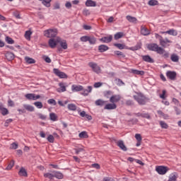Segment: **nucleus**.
Listing matches in <instances>:
<instances>
[{
    "label": "nucleus",
    "mask_w": 181,
    "mask_h": 181,
    "mask_svg": "<svg viewBox=\"0 0 181 181\" xmlns=\"http://www.w3.org/2000/svg\"><path fill=\"white\" fill-rule=\"evenodd\" d=\"M88 42L90 45H95L97 43V38L94 36H89Z\"/></svg>",
    "instance_id": "obj_32"
},
{
    "label": "nucleus",
    "mask_w": 181,
    "mask_h": 181,
    "mask_svg": "<svg viewBox=\"0 0 181 181\" xmlns=\"http://www.w3.org/2000/svg\"><path fill=\"white\" fill-rule=\"evenodd\" d=\"M156 170L158 175H166L168 170H169V168L163 165H160L156 168Z\"/></svg>",
    "instance_id": "obj_6"
},
{
    "label": "nucleus",
    "mask_w": 181,
    "mask_h": 181,
    "mask_svg": "<svg viewBox=\"0 0 181 181\" xmlns=\"http://www.w3.org/2000/svg\"><path fill=\"white\" fill-rule=\"evenodd\" d=\"M60 8V4L59 3H55L54 4V8L53 9L56 10V9H59Z\"/></svg>",
    "instance_id": "obj_63"
},
{
    "label": "nucleus",
    "mask_w": 181,
    "mask_h": 181,
    "mask_svg": "<svg viewBox=\"0 0 181 181\" xmlns=\"http://www.w3.org/2000/svg\"><path fill=\"white\" fill-rule=\"evenodd\" d=\"M6 42L8 44V45H13L15 43V41L10 37H6Z\"/></svg>",
    "instance_id": "obj_43"
},
{
    "label": "nucleus",
    "mask_w": 181,
    "mask_h": 181,
    "mask_svg": "<svg viewBox=\"0 0 181 181\" xmlns=\"http://www.w3.org/2000/svg\"><path fill=\"white\" fill-rule=\"evenodd\" d=\"M13 16H15V18H16V19H21V13H19V11H14L13 13Z\"/></svg>",
    "instance_id": "obj_52"
},
{
    "label": "nucleus",
    "mask_w": 181,
    "mask_h": 181,
    "mask_svg": "<svg viewBox=\"0 0 181 181\" xmlns=\"http://www.w3.org/2000/svg\"><path fill=\"white\" fill-rule=\"evenodd\" d=\"M32 35V32L30 30H28L25 33V37L27 40H30V35Z\"/></svg>",
    "instance_id": "obj_45"
},
{
    "label": "nucleus",
    "mask_w": 181,
    "mask_h": 181,
    "mask_svg": "<svg viewBox=\"0 0 181 181\" xmlns=\"http://www.w3.org/2000/svg\"><path fill=\"white\" fill-rule=\"evenodd\" d=\"M141 57L144 62H146V63H154L155 62L149 55H142Z\"/></svg>",
    "instance_id": "obj_14"
},
{
    "label": "nucleus",
    "mask_w": 181,
    "mask_h": 181,
    "mask_svg": "<svg viewBox=\"0 0 181 181\" xmlns=\"http://www.w3.org/2000/svg\"><path fill=\"white\" fill-rule=\"evenodd\" d=\"M126 19H127V21L129 22H130L131 23H136V21H138V19H136V18L132 17L131 16H127Z\"/></svg>",
    "instance_id": "obj_25"
},
{
    "label": "nucleus",
    "mask_w": 181,
    "mask_h": 181,
    "mask_svg": "<svg viewBox=\"0 0 181 181\" xmlns=\"http://www.w3.org/2000/svg\"><path fill=\"white\" fill-rule=\"evenodd\" d=\"M25 97L27 100H33V101H36V100H39V98H40V95H36L35 93H27L25 95Z\"/></svg>",
    "instance_id": "obj_8"
},
{
    "label": "nucleus",
    "mask_w": 181,
    "mask_h": 181,
    "mask_svg": "<svg viewBox=\"0 0 181 181\" xmlns=\"http://www.w3.org/2000/svg\"><path fill=\"white\" fill-rule=\"evenodd\" d=\"M100 42H103V43H110V42H112V35H109L108 37H103L100 39Z\"/></svg>",
    "instance_id": "obj_15"
},
{
    "label": "nucleus",
    "mask_w": 181,
    "mask_h": 181,
    "mask_svg": "<svg viewBox=\"0 0 181 181\" xmlns=\"http://www.w3.org/2000/svg\"><path fill=\"white\" fill-rule=\"evenodd\" d=\"M160 33H162V34L167 33L168 35H171L172 36H177V31L173 29L169 30L165 32L161 31Z\"/></svg>",
    "instance_id": "obj_19"
},
{
    "label": "nucleus",
    "mask_w": 181,
    "mask_h": 181,
    "mask_svg": "<svg viewBox=\"0 0 181 181\" xmlns=\"http://www.w3.org/2000/svg\"><path fill=\"white\" fill-rule=\"evenodd\" d=\"M134 100H128L126 101V105L127 106H131V105H134Z\"/></svg>",
    "instance_id": "obj_56"
},
{
    "label": "nucleus",
    "mask_w": 181,
    "mask_h": 181,
    "mask_svg": "<svg viewBox=\"0 0 181 181\" xmlns=\"http://www.w3.org/2000/svg\"><path fill=\"white\" fill-rule=\"evenodd\" d=\"M49 119L51 121H57V115L55 113H50L49 114Z\"/></svg>",
    "instance_id": "obj_40"
},
{
    "label": "nucleus",
    "mask_w": 181,
    "mask_h": 181,
    "mask_svg": "<svg viewBox=\"0 0 181 181\" xmlns=\"http://www.w3.org/2000/svg\"><path fill=\"white\" fill-rule=\"evenodd\" d=\"M25 60L28 64H33L36 63V61L33 58H30L29 57H25Z\"/></svg>",
    "instance_id": "obj_31"
},
{
    "label": "nucleus",
    "mask_w": 181,
    "mask_h": 181,
    "mask_svg": "<svg viewBox=\"0 0 181 181\" xmlns=\"http://www.w3.org/2000/svg\"><path fill=\"white\" fill-rule=\"evenodd\" d=\"M58 30L56 28L49 29L44 31V36L53 39L57 36Z\"/></svg>",
    "instance_id": "obj_4"
},
{
    "label": "nucleus",
    "mask_w": 181,
    "mask_h": 181,
    "mask_svg": "<svg viewBox=\"0 0 181 181\" xmlns=\"http://www.w3.org/2000/svg\"><path fill=\"white\" fill-rule=\"evenodd\" d=\"M59 88H57V93H64V91H66L67 83L64 82H60L59 83Z\"/></svg>",
    "instance_id": "obj_9"
},
{
    "label": "nucleus",
    "mask_w": 181,
    "mask_h": 181,
    "mask_svg": "<svg viewBox=\"0 0 181 181\" xmlns=\"http://www.w3.org/2000/svg\"><path fill=\"white\" fill-rule=\"evenodd\" d=\"M15 165V160H12L10 163L8 165V166L6 167V170H11V169H12V168H13V165Z\"/></svg>",
    "instance_id": "obj_42"
},
{
    "label": "nucleus",
    "mask_w": 181,
    "mask_h": 181,
    "mask_svg": "<svg viewBox=\"0 0 181 181\" xmlns=\"http://www.w3.org/2000/svg\"><path fill=\"white\" fill-rule=\"evenodd\" d=\"M159 42H160V46H162V47H166V45H168V43H172V41H170V40H169L168 38H165V40L163 38Z\"/></svg>",
    "instance_id": "obj_18"
},
{
    "label": "nucleus",
    "mask_w": 181,
    "mask_h": 181,
    "mask_svg": "<svg viewBox=\"0 0 181 181\" xmlns=\"http://www.w3.org/2000/svg\"><path fill=\"white\" fill-rule=\"evenodd\" d=\"M101 86H103V83L96 82V83H94L93 87L95 88H98L101 87Z\"/></svg>",
    "instance_id": "obj_57"
},
{
    "label": "nucleus",
    "mask_w": 181,
    "mask_h": 181,
    "mask_svg": "<svg viewBox=\"0 0 181 181\" xmlns=\"http://www.w3.org/2000/svg\"><path fill=\"white\" fill-rule=\"evenodd\" d=\"M141 33L143 35V36H148L151 35V32L148 28H145L144 25L141 26Z\"/></svg>",
    "instance_id": "obj_16"
},
{
    "label": "nucleus",
    "mask_w": 181,
    "mask_h": 181,
    "mask_svg": "<svg viewBox=\"0 0 181 181\" xmlns=\"http://www.w3.org/2000/svg\"><path fill=\"white\" fill-rule=\"evenodd\" d=\"M37 16L40 19H45V16L40 11L37 12Z\"/></svg>",
    "instance_id": "obj_61"
},
{
    "label": "nucleus",
    "mask_w": 181,
    "mask_h": 181,
    "mask_svg": "<svg viewBox=\"0 0 181 181\" xmlns=\"http://www.w3.org/2000/svg\"><path fill=\"white\" fill-rule=\"evenodd\" d=\"M135 138L138 142H142V136L139 134H135Z\"/></svg>",
    "instance_id": "obj_53"
},
{
    "label": "nucleus",
    "mask_w": 181,
    "mask_h": 181,
    "mask_svg": "<svg viewBox=\"0 0 181 181\" xmlns=\"http://www.w3.org/2000/svg\"><path fill=\"white\" fill-rule=\"evenodd\" d=\"M114 46H115V47H117V49H119V50L125 49V45L124 44L115 43L114 44Z\"/></svg>",
    "instance_id": "obj_41"
},
{
    "label": "nucleus",
    "mask_w": 181,
    "mask_h": 181,
    "mask_svg": "<svg viewBox=\"0 0 181 181\" xmlns=\"http://www.w3.org/2000/svg\"><path fill=\"white\" fill-rule=\"evenodd\" d=\"M110 47L107 45H101L98 47V50L100 53H104V52H107Z\"/></svg>",
    "instance_id": "obj_22"
},
{
    "label": "nucleus",
    "mask_w": 181,
    "mask_h": 181,
    "mask_svg": "<svg viewBox=\"0 0 181 181\" xmlns=\"http://www.w3.org/2000/svg\"><path fill=\"white\" fill-rule=\"evenodd\" d=\"M42 2V5L44 6H46V8H50V2H52V0H39Z\"/></svg>",
    "instance_id": "obj_30"
},
{
    "label": "nucleus",
    "mask_w": 181,
    "mask_h": 181,
    "mask_svg": "<svg viewBox=\"0 0 181 181\" xmlns=\"http://www.w3.org/2000/svg\"><path fill=\"white\" fill-rule=\"evenodd\" d=\"M160 125L163 129H168V128H169V125H168L164 121H160Z\"/></svg>",
    "instance_id": "obj_39"
},
{
    "label": "nucleus",
    "mask_w": 181,
    "mask_h": 181,
    "mask_svg": "<svg viewBox=\"0 0 181 181\" xmlns=\"http://www.w3.org/2000/svg\"><path fill=\"white\" fill-rule=\"evenodd\" d=\"M170 59L174 63H177L179 62V57L176 54H171Z\"/></svg>",
    "instance_id": "obj_35"
},
{
    "label": "nucleus",
    "mask_w": 181,
    "mask_h": 181,
    "mask_svg": "<svg viewBox=\"0 0 181 181\" xmlns=\"http://www.w3.org/2000/svg\"><path fill=\"white\" fill-rule=\"evenodd\" d=\"M88 66L92 69L94 73H96L97 74H100V73H101V67H100V66H98L95 62H89Z\"/></svg>",
    "instance_id": "obj_5"
},
{
    "label": "nucleus",
    "mask_w": 181,
    "mask_h": 181,
    "mask_svg": "<svg viewBox=\"0 0 181 181\" xmlns=\"http://www.w3.org/2000/svg\"><path fill=\"white\" fill-rule=\"evenodd\" d=\"M19 176H24V177H28V172H26V170L22 167L21 170L18 172Z\"/></svg>",
    "instance_id": "obj_24"
},
{
    "label": "nucleus",
    "mask_w": 181,
    "mask_h": 181,
    "mask_svg": "<svg viewBox=\"0 0 181 181\" xmlns=\"http://www.w3.org/2000/svg\"><path fill=\"white\" fill-rule=\"evenodd\" d=\"M54 177H56L57 179H63L64 175L63 173L60 172L54 171Z\"/></svg>",
    "instance_id": "obj_28"
},
{
    "label": "nucleus",
    "mask_w": 181,
    "mask_h": 181,
    "mask_svg": "<svg viewBox=\"0 0 181 181\" xmlns=\"http://www.w3.org/2000/svg\"><path fill=\"white\" fill-rule=\"evenodd\" d=\"M103 181H115V180H114V179H112L111 177H105L103 179Z\"/></svg>",
    "instance_id": "obj_64"
},
{
    "label": "nucleus",
    "mask_w": 181,
    "mask_h": 181,
    "mask_svg": "<svg viewBox=\"0 0 181 181\" xmlns=\"http://www.w3.org/2000/svg\"><path fill=\"white\" fill-rule=\"evenodd\" d=\"M47 139L48 142H50V144H53V142H54V137L52 134L49 135Z\"/></svg>",
    "instance_id": "obj_50"
},
{
    "label": "nucleus",
    "mask_w": 181,
    "mask_h": 181,
    "mask_svg": "<svg viewBox=\"0 0 181 181\" xmlns=\"http://www.w3.org/2000/svg\"><path fill=\"white\" fill-rule=\"evenodd\" d=\"M117 146H119V148L122 149V151H124V152H127V151H128V148H127L122 140L118 141L117 142Z\"/></svg>",
    "instance_id": "obj_13"
},
{
    "label": "nucleus",
    "mask_w": 181,
    "mask_h": 181,
    "mask_svg": "<svg viewBox=\"0 0 181 181\" xmlns=\"http://www.w3.org/2000/svg\"><path fill=\"white\" fill-rule=\"evenodd\" d=\"M34 105H35V107L39 109L43 108V104L42 102H35Z\"/></svg>",
    "instance_id": "obj_48"
},
{
    "label": "nucleus",
    "mask_w": 181,
    "mask_h": 181,
    "mask_svg": "<svg viewBox=\"0 0 181 181\" xmlns=\"http://www.w3.org/2000/svg\"><path fill=\"white\" fill-rule=\"evenodd\" d=\"M105 101L101 100V99H98L95 102V105H98L99 107H103L104 105H105Z\"/></svg>",
    "instance_id": "obj_34"
},
{
    "label": "nucleus",
    "mask_w": 181,
    "mask_h": 181,
    "mask_svg": "<svg viewBox=\"0 0 181 181\" xmlns=\"http://www.w3.org/2000/svg\"><path fill=\"white\" fill-rule=\"evenodd\" d=\"M177 177H179V175H177V173H172L168 179V181H177Z\"/></svg>",
    "instance_id": "obj_23"
},
{
    "label": "nucleus",
    "mask_w": 181,
    "mask_h": 181,
    "mask_svg": "<svg viewBox=\"0 0 181 181\" xmlns=\"http://www.w3.org/2000/svg\"><path fill=\"white\" fill-rule=\"evenodd\" d=\"M0 111H1V115L4 116L8 115V114H9V111L8 110V109L5 107H3L2 109H1Z\"/></svg>",
    "instance_id": "obj_47"
},
{
    "label": "nucleus",
    "mask_w": 181,
    "mask_h": 181,
    "mask_svg": "<svg viewBox=\"0 0 181 181\" xmlns=\"http://www.w3.org/2000/svg\"><path fill=\"white\" fill-rule=\"evenodd\" d=\"M86 6H97V3L93 0H87L86 1Z\"/></svg>",
    "instance_id": "obj_26"
},
{
    "label": "nucleus",
    "mask_w": 181,
    "mask_h": 181,
    "mask_svg": "<svg viewBox=\"0 0 181 181\" xmlns=\"http://www.w3.org/2000/svg\"><path fill=\"white\" fill-rule=\"evenodd\" d=\"M48 43H49V47H51V49H54V47H56V46H57V43H59V42H57V37L55 38L49 39Z\"/></svg>",
    "instance_id": "obj_10"
},
{
    "label": "nucleus",
    "mask_w": 181,
    "mask_h": 181,
    "mask_svg": "<svg viewBox=\"0 0 181 181\" xmlns=\"http://www.w3.org/2000/svg\"><path fill=\"white\" fill-rule=\"evenodd\" d=\"M123 36H124V33L119 32L115 35L114 39L115 40H118V39H121V37H122Z\"/></svg>",
    "instance_id": "obj_36"
},
{
    "label": "nucleus",
    "mask_w": 181,
    "mask_h": 181,
    "mask_svg": "<svg viewBox=\"0 0 181 181\" xmlns=\"http://www.w3.org/2000/svg\"><path fill=\"white\" fill-rule=\"evenodd\" d=\"M83 28L85 30H91V29H92L91 25H83Z\"/></svg>",
    "instance_id": "obj_59"
},
{
    "label": "nucleus",
    "mask_w": 181,
    "mask_h": 181,
    "mask_svg": "<svg viewBox=\"0 0 181 181\" xmlns=\"http://www.w3.org/2000/svg\"><path fill=\"white\" fill-rule=\"evenodd\" d=\"M71 90L74 93L78 92V91H83L81 94V95H84V97H87L91 91H93V86H88V89H84V87L81 85H72L71 86Z\"/></svg>",
    "instance_id": "obj_2"
},
{
    "label": "nucleus",
    "mask_w": 181,
    "mask_h": 181,
    "mask_svg": "<svg viewBox=\"0 0 181 181\" xmlns=\"http://www.w3.org/2000/svg\"><path fill=\"white\" fill-rule=\"evenodd\" d=\"M166 95V90H163V93L160 95V98H162V100H165L166 97L165 96Z\"/></svg>",
    "instance_id": "obj_58"
},
{
    "label": "nucleus",
    "mask_w": 181,
    "mask_h": 181,
    "mask_svg": "<svg viewBox=\"0 0 181 181\" xmlns=\"http://www.w3.org/2000/svg\"><path fill=\"white\" fill-rule=\"evenodd\" d=\"M6 58L7 59V60L11 62V60H13V59H15V54L11 52H7L6 53Z\"/></svg>",
    "instance_id": "obj_20"
},
{
    "label": "nucleus",
    "mask_w": 181,
    "mask_h": 181,
    "mask_svg": "<svg viewBox=\"0 0 181 181\" xmlns=\"http://www.w3.org/2000/svg\"><path fill=\"white\" fill-rule=\"evenodd\" d=\"M115 54H116V56H121L122 57H125V54L121 51H115Z\"/></svg>",
    "instance_id": "obj_54"
},
{
    "label": "nucleus",
    "mask_w": 181,
    "mask_h": 181,
    "mask_svg": "<svg viewBox=\"0 0 181 181\" xmlns=\"http://www.w3.org/2000/svg\"><path fill=\"white\" fill-rule=\"evenodd\" d=\"M120 100L121 96L119 95H115L110 98V102L114 104V103H118Z\"/></svg>",
    "instance_id": "obj_17"
},
{
    "label": "nucleus",
    "mask_w": 181,
    "mask_h": 181,
    "mask_svg": "<svg viewBox=\"0 0 181 181\" xmlns=\"http://www.w3.org/2000/svg\"><path fill=\"white\" fill-rule=\"evenodd\" d=\"M166 76L170 80H176V76L177 74L175 71H168L166 72Z\"/></svg>",
    "instance_id": "obj_12"
},
{
    "label": "nucleus",
    "mask_w": 181,
    "mask_h": 181,
    "mask_svg": "<svg viewBox=\"0 0 181 181\" xmlns=\"http://www.w3.org/2000/svg\"><path fill=\"white\" fill-rule=\"evenodd\" d=\"M79 138H88V134H87V132H82L79 134Z\"/></svg>",
    "instance_id": "obj_46"
},
{
    "label": "nucleus",
    "mask_w": 181,
    "mask_h": 181,
    "mask_svg": "<svg viewBox=\"0 0 181 181\" xmlns=\"http://www.w3.org/2000/svg\"><path fill=\"white\" fill-rule=\"evenodd\" d=\"M68 110H69V111H76L77 105L73 103L68 104Z\"/></svg>",
    "instance_id": "obj_33"
},
{
    "label": "nucleus",
    "mask_w": 181,
    "mask_h": 181,
    "mask_svg": "<svg viewBox=\"0 0 181 181\" xmlns=\"http://www.w3.org/2000/svg\"><path fill=\"white\" fill-rule=\"evenodd\" d=\"M158 2L157 0H150L148 1V5L150 6H155L158 5Z\"/></svg>",
    "instance_id": "obj_44"
},
{
    "label": "nucleus",
    "mask_w": 181,
    "mask_h": 181,
    "mask_svg": "<svg viewBox=\"0 0 181 181\" xmlns=\"http://www.w3.org/2000/svg\"><path fill=\"white\" fill-rule=\"evenodd\" d=\"M142 46L141 43H137V45L134 47V50H139Z\"/></svg>",
    "instance_id": "obj_62"
},
{
    "label": "nucleus",
    "mask_w": 181,
    "mask_h": 181,
    "mask_svg": "<svg viewBox=\"0 0 181 181\" xmlns=\"http://www.w3.org/2000/svg\"><path fill=\"white\" fill-rule=\"evenodd\" d=\"M115 81L117 86H125V83H124V81H122V80L119 78H115Z\"/></svg>",
    "instance_id": "obj_38"
},
{
    "label": "nucleus",
    "mask_w": 181,
    "mask_h": 181,
    "mask_svg": "<svg viewBox=\"0 0 181 181\" xmlns=\"http://www.w3.org/2000/svg\"><path fill=\"white\" fill-rule=\"evenodd\" d=\"M57 42L59 43L61 47H62L64 50L67 49V42H66V40H62V38H60V37H57Z\"/></svg>",
    "instance_id": "obj_11"
},
{
    "label": "nucleus",
    "mask_w": 181,
    "mask_h": 181,
    "mask_svg": "<svg viewBox=\"0 0 181 181\" xmlns=\"http://www.w3.org/2000/svg\"><path fill=\"white\" fill-rule=\"evenodd\" d=\"M11 149H18V144L16 143L11 144Z\"/></svg>",
    "instance_id": "obj_60"
},
{
    "label": "nucleus",
    "mask_w": 181,
    "mask_h": 181,
    "mask_svg": "<svg viewBox=\"0 0 181 181\" xmlns=\"http://www.w3.org/2000/svg\"><path fill=\"white\" fill-rule=\"evenodd\" d=\"M47 103H48V104H50L51 105H57V103L53 98L48 100Z\"/></svg>",
    "instance_id": "obj_49"
},
{
    "label": "nucleus",
    "mask_w": 181,
    "mask_h": 181,
    "mask_svg": "<svg viewBox=\"0 0 181 181\" xmlns=\"http://www.w3.org/2000/svg\"><path fill=\"white\" fill-rule=\"evenodd\" d=\"M44 177H47L48 179H50V180H52V179L54 177V171H53L52 173H47L44 174Z\"/></svg>",
    "instance_id": "obj_37"
},
{
    "label": "nucleus",
    "mask_w": 181,
    "mask_h": 181,
    "mask_svg": "<svg viewBox=\"0 0 181 181\" xmlns=\"http://www.w3.org/2000/svg\"><path fill=\"white\" fill-rule=\"evenodd\" d=\"M132 73L133 74H136L137 76H144V74H145V71H139V70H136V69H132Z\"/></svg>",
    "instance_id": "obj_29"
},
{
    "label": "nucleus",
    "mask_w": 181,
    "mask_h": 181,
    "mask_svg": "<svg viewBox=\"0 0 181 181\" xmlns=\"http://www.w3.org/2000/svg\"><path fill=\"white\" fill-rule=\"evenodd\" d=\"M133 98L138 103L139 105H146V103L149 101V98H146L141 93L134 95Z\"/></svg>",
    "instance_id": "obj_3"
},
{
    "label": "nucleus",
    "mask_w": 181,
    "mask_h": 181,
    "mask_svg": "<svg viewBox=\"0 0 181 181\" xmlns=\"http://www.w3.org/2000/svg\"><path fill=\"white\" fill-rule=\"evenodd\" d=\"M147 48L151 52H156L158 54H163V57H165V59H168V57H169V52H166L165 49L161 47H159L156 43L149 44L147 46Z\"/></svg>",
    "instance_id": "obj_1"
},
{
    "label": "nucleus",
    "mask_w": 181,
    "mask_h": 181,
    "mask_svg": "<svg viewBox=\"0 0 181 181\" xmlns=\"http://www.w3.org/2000/svg\"><path fill=\"white\" fill-rule=\"evenodd\" d=\"M88 35H85V36H82L80 38L81 42H88V39H89Z\"/></svg>",
    "instance_id": "obj_51"
},
{
    "label": "nucleus",
    "mask_w": 181,
    "mask_h": 181,
    "mask_svg": "<svg viewBox=\"0 0 181 181\" xmlns=\"http://www.w3.org/2000/svg\"><path fill=\"white\" fill-rule=\"evenodd\" d=\"M105 110H115L117 108V105L115 103H109L105 105Z\"/></svg>",
    "instance_id": "obj_21"
},
{
    "label": "nucleus",
    "mask_w": 181,
    "mask_h": 181,
    "mask_svg": "<svg viewBox=\"0 0 181 181\" xmlns=\"http://www.w3.org/2000/svg\"><path fill=\"white\" fill-rule=\"evenodd\" d=\"M141 117L146 118L147 119H151V115H149L148 113H142Z\"/></svg>",
    "instance_id": "obj_55"
},
{
    "label": "nucleus",
    "mask_w": 181,
    "mask_h": 181,
    "mask_svg": "<svg viewBox=\"0 0 181 181\" xmlns=\"http://www.w3.org/2000/svg\"><path fill=\"white\" fill-rule=\"evenodd\" d=\"M53 73L54 74L59 77V78H67V74H66L64 72L60 71L59 69L54 68L53 69Z\"/></svg>",
    "instance_id": "obj_7"
},
{
    "label": "nucleus",
    "mask_w": 181,
    "mask_h": 181,
    "mask_svg": "<svg viewBox=\"0 0 181 181\" xmlns=\"http://www.w3.org/2000/svg\"><path fill=\"white\" fill-rule=\"evenodd\" d=\"M25 110L29 111L30 112H33L35 111V107L30 105H23Z\"/></svg>",
    "instance_id": "obj_27"
}]
</instances>
